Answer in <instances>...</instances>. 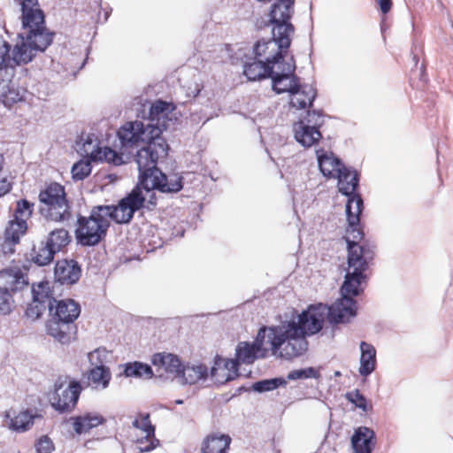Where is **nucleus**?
Instances as JSON below:
<instances>
[{"label": "nucleus", "instance_id": "obj_1", "mask_svg": "<svg viewBox=\"0 0 453 453\" xmlns=\"http://www.w3.org/2000/svg\"><path fill=\"white\" fill-rule=\"evenodd\" d=\"M342 305V302L334 303L330 306L321 303L311 304L299 315L297 322L288 321L273 326L270 334L274 348H284L283 358L290 360L300 357L308 349L306 336L319 333L326 319L331 324L349 322L345 316L350 314V310L345 308L343 315L339 312Z\"/></svg>", "mask_w": 453, "mask_h": 453}, {"label": "nucleus", "instance_id": "obj_2", "mask_svg": "<svg viewBox=\"0 0 453 453\" xmlns=\"http://www.w3.org/2000/svg\"><path fill=\"white\" fill-rule=\"evenodd\" d=\"M363 200L354 197L346 204L347 227L343 239L347 242L348 270L367 274L375 257L374 246L365 240V233L360 225L363 211Z\"/></svg>", "mask_w": 453, "mask_h": 453}, {"label": "nucleus", "instance_id": "obj_3", "mask_svg": "<svg viewBox=\"0 0 453 453\" xmlns=\"http://www.w3.org/2000/svg\"><path fill=\"white\" fill-rule=\"evenodd\" d=\"M169 146L162 144L152 152L142 150L139 156V179L147 193L152 189L161 192H178L183 188L182 177L173 175L166 176L157 166L168 156Z\"/></svg>", "mask_w": 453, "mask_h": 453}, {"label": "nucleus", "instance_id": "obj_4", "mask_svg": "<svg viewBox=\"0 0 453 453\" xmlns=\"http://www.w3.org/2000/svg\"><path fill=\"white\" fill-rule=\"evenodd\" d=\"M39 212L53 222L69 221L73 218V203L65 187L57 181L46 183L39 195Z\"/></svg>", "mask_w": 453, "mask_h": 453}, {"label": "nucleus", "instance_id": "obj_5", "mask_svg": "<svg viewBox=\"0 0 453 453\" xmlns=\"http://www.w3.org/2000/svg\"><path fill=\"white\" fill-rule=\"evenodd\" d=\"M118 136L123 147L137 146L140 142L145 143L135 154L134 160L139 166V156L142 150L154 151L157 147L165 144L169 146L162 136V128L152 124L144 125L142 121H130L125 123L118 131Z\"/></svg>", "mask_w": 453, "mask_h": 453}, {"label": "nucleus", "instance_id": "obj_6", "mask_svg": "<svg viewBox=\"0 0 453 453\" xmlns=\"http://www.w3.org/2000/svg\"><path fill=\"white\" fill-rule=\"evenodd\" d=\"M110 221L104 215L101 206H94L90 215L78 216L75 228L77 242L82 246H95L106 236Z\"/></svg>", "mask_w": 453, "mask_h": 453}, {"label": "nucleus", "instance_id": "obj_7", "mask_svg": "<svg viewBox=\"0 0 453 453\" xmlns=\"http://www.w3.org/2000/svg\"><path fill=\"white\" fill-rule=\"evenodd\" d=\"M271 328L273 326H262L257 334L254 342H241L236 347L235 359L237 364H252L257 357H265L267 349L265 345H269L273 355H279L283 357L284 348L279 347L275 349L271 335Z\"/></svg>", "mask_w": 453, "mask_h": 453}, {"label": "nucleus", "instance_id": "obj_8", "mask_svg": "<svg viewBox=\"0 0 453 453\" xmlns=\"http://www.w3.org/2000/svg\"><path fill=\"white\" fill-rule=\"evenodd\" d=\"M273 37L271 39L257 41L253 47V54L255 59H259L276 68L281 63L287 62L285 57L292 39L289 36L279 35L277 32H273Z\"/></svg>", "mask_w": 453, "mask_h": 453}, {"label": "nucleus", "instance_id": "obj_9", "mask_svg": "<svg viewBox=\"0 0 453 453\" xmlns=\"http://www.w3.org/2000/svg\"><path fill=\"white\" fill-rule=\"evenodd\" d=\"M145 196L139 187L119 200L117 205H100L105 218L117 224L129 223L135 211L144 206Z\"/></svg>", "mask_w": 453, "mask_h": 453}, {"label": "nucleus", "instance_id": "obj_10", "mask_svg": "<svg viewBox=\"0 0 453 453\" xmlns=\"http://www.w3.org/2000/svg\"><path fill=\"white\" fill-rule=\"evenodd\" d=\"M367 274H362L352 271H347L345 280L341 288L342 297L335 303H342L343 305L339 309V312L344 315L345 308L349 309L350 314H346L345 319L349 321L350 318H353L357 314V302L354 300V296H357L362 292L361 285L367 280Z\"/></svg>", "mask_w": 453, "mask_h": 453}, {"label": "nucleus", "instance_id": "obj_11", "mask_svg": "<svg viewBox=\"0 0 453 453\" xmlns=\"http://www.w3.org/2000/svg\"><path fill=\"white\" fill-rule=\"evenodd\" d=\"M294 12L295 0H277L274 2L269 13V22L273 25V32L291 38L296 30L290 21Z\"/></svg>", "mask_w": 453, "mask_h": 453}, {"label": "nucleus", "instance_id": "obj_12", "mask_svg": "<svg viewBox=\"0 0 453 453\" xmlns=\"http://www.w3.org/2000/svg\"><path fill=\"white\" fill-rule=\"evenodd\" d=\"M54 388V394L50 399L51 406L61 413L72 411L82 391L81 384L78 380H72L68 386L65 387L62 382L57 381Z\"/></svg>", "mask_w": 453, "mask_h": 453}, {"label": "nucleus", "instance_id": "obj_13", "mask_svg": "<svg viewBox=\"0 0 453 453\" xmlns=\"http://www.w3.org/2000/svg\"><path fill=\"white\" fill-rule=\"evenodd\" d=\"M296 60L291 56L286 63H281L273 70L271 76L273 89L277 94L292 93L300 84V78L296 75Z\"/></svg>", "mask_w": 453, "mask_h": 453}, {"label": "nucleus", "instance_id": "obj_14", "mask_svg": "<svg viewBox=\"0 0 453 453\" xmlns=\"http://www.w3.org/2000/svg\"><path fill=\"white\" fill-rule=\"evenodd\" d=\"M28 268L20 264H12L0 270V288L13 296L21 293L28 287Z\"/></svg>", "mask_w": 453, "mask_h": 453}, {"label": "nucleus", "instance_id": "obj_15", "mask_svg": "<svg viewBox=\"0 0 453 453\" xmlns=\"http://www.w3.org/2000/svg\"><path fill=\"white\" fill-rule=\"evenodd\" d=\"M308 124L300 121L295 127L296 139L305 147L317 143L322 137L319 127L324 123L323 115L315 111L308 112Z\"/></svg>", "mask_w": 453, "mask_h": 453}, {"label": "nucleus", "instance_id": "obj_16", "mask_svg": "<svg viewBox=\"0 0 453 453\" xmlns=\"http://www.w3.org/2000/svg\"><path fill=\"white\" fill-rule=\"evenodd\" d=\"M22 25L28 30L27 42L35 51H44L52 42L54 34L50 33L45 27V15L42 12V20L33 19L27 23L22 19Z\"/></svg>", "mask_w": 453, "mask_h": 453}, {"label": "nucleus", "instance_id": "obj_17", "mask_svg": "<svg viewBox=\"0 0 453 453\" xmlns=\"http://www.w3.org/2000/svg\"><path fill=\"white\" fill-rule=\"evenodd\" d=\"M46 330L50 336L63 345H69L77 340L78 327L75 321L50 319Z\"/></svg>", "mask_w": 453, "mask_h": 453}, {"label": "nucleus", "instance_id": "obj_18", "mask_svg": "<svg viewBox=\"0 0 453 453\" xmlns=\"http://www.w3.org/2000/svg\"><path fill=\"white\" fill-rule=\"evenodd\" d=\"M152 364L159 376L177 379L183 365L178 356L172 353H156L152 357Z\"/></svg>", "mask_w": 453, "mask_h": 453}, {"label": "nucleus", "instance_id": "obj_19", "mask_svg": "<svg viewBox=\"0 0 453 453\" xmlns=\"http://www.w3.org/2000/svg\"><path fill=\"white\" fill-rule=\"evenodd\" d=\"M54 274L56 280L63 285L76 283L81 275V268L75 260H58L56 263Z\"/></svg>", "mask_w": 453, "mask_h": 453}, {"label": "nucleus", "instance_id": "obj_20", "mask_svg": "<svg viewBox=\"0 0 453 453\" xmlns=\"http://www.w3.org/2000/svg\"><path fill=\"white\" fill-rule=\"evenodd\" d=\"M238 368L236 360L217 357L211 375L217 383L224 384L238 377Z\"/></svg>", "mask_w": 453, "mask_h": 453}, {"label": "nucleus", "instance_id": "obj_21", "mask_svg": "<svg viewBox=\"0 0 453 453\" xmlns=\"http://www.w3.org/2000/svg\"><path fill=\"white\" fill-rule=\"evenodd\" d=\"M83 150L86 156L94 161H105L114 165H120L123 163L122 156L117 151L109 147L100 148L90 140L83 144Z\"/></svg>", "mask_w": 453, "mask_h": 453}, {"label": "nucleus", "instance_id": "obj_22", "mask_svg": "<svg viewBox=\"0 0 453 453\" xmlns=\"http://www.w3.org/2000/svg\"><path fill=\"white\" fill-rule=\"evenodd\" d=\"M377 442L375 433L366 426H359L351 437L354 453H372Z\"/></svg>", "mask_w": 453, "mask_h": 453}, {"label": "nucleus", "instance_id": "obj_23", "mask_svg": "<svg viewBox=\"0 0 453 453\" xmlns=\"http://www.w3.org/2000/svg\"><path fill=\"white\" fill-rule=\"evenodd\" d=\"M232 438L228 434L211 433L201 443V453H228Z\"/></svg>", "mask_w": 453, "mask_h": 453}, {"label": "nucleus", "instance_id": "obj_24", "mask_svg": "<svg viewBox=\"0 0 453 453\" xmlns=\"http://www.w3.org/2000/svg\"><path fill=\"white\" fill-rule=\"evenodd\" d=\"M73 428L77 434L88 433L106 422V419L96 412H85L84 414L70 418Z\"/></svg>", "mask_w": 453, "mask_h": 453}, {"label": "nucleus", "instance_id": "obj_25", "mask_svg": "<svg viewBox=\"0 0 453 453\" xmlns=\"http://www.w3.org/2000/svg\"><path fill=\"white\" fill-rule=\"evenodd\" d=\"M316 96L317 91L312 86L300 83L290 94V106L298 110L310 108Z\"/></svg>", "mask_w": 453, "mask_h": 453}, {"label": "nucleus", "instance_id": "obj_26", "mask_svg": "<svg viewBox=\"0 0 453 453\" xmlns=\"http://www.w3.org/2000/svg\"><path fill=\"white\" fill-rule=\"evenodd\" d=\"M50 311L51 319L75 321L81 314L80 304L73 299H64L55 302Z\"/></svg>", "mask_w": 453, "mask_h": 453}, {"label": "nucleus", "instance_id": "obj_27", "mask_svg": "<svg viewBox=\"0 0 453 453\" xmlns=\"http://www.w3.org/2000/svg\"><path fill=\"white\" fill-rule=\"evenodd\" d=\"M334 178L338 179L339 191L349 196L348 202L354 197L361 198L359 195L355 194L358 186V177L356 172H351L345 166Z\"/></svg>", "mask_w": 453, "mask_h": 453}, {"label": "nucleus", "instance_id": "obj_28", "mask_svg": "<svg viewBox=\"0 0 453 453\" xmlns=\"http://www.w3.org/2000/svg\"><path fill=\"white\" fill-rule=\"evenodd\" d=\"M88 385L95 389H105L111 380V372L106 365H100L89 369L85 374Z\"/></svg>", "mask_w": 453, "mask_h": 453}, {"label": "nucleus", "instance_id": "obj_29", "mask_svg": "<svg viewBox=\"0 0 453 453\" xmlns=\"http://www.w3.org/2000/svg\"><path fill=\"white\" fill-rule=\"evenodd\" d=\"M317 156L319 169L327 178H334L336 174H339L340 170L345 167L343 163L333 153L327 154L323 150H317Z\"/></svg>", "mask_w": 453, "mask_h": 453}, {"label": "nucleus", "instance_id": "obj_30", "mask_svg": "<svg viewBox=\"0 0 453 453\" xmlns=\"http://www.w3.org/2000/svg\"><path fill=\"white\" fill-rule=\"evenodd\" d=\"M208 376V368L204 365H183L180 372L178 380L182 384L194 385Z\"/></svg>", "mask_w": 453, "mask_h": 453}, {"label": "nucleus", "instance_id": "obj_31", "mask_svg": "<svg viewBox=\"0 0 453 453\" xmlns=\"http://www.w3.org/2000/svg\"><path fill=\"white\" fill-rule=\"evenodd\" d=\"M361 358L359 372L363 376L371 374L376 366V349L375 348L365 342L360 344Z\"/></svg>", "mask_w": 453, "mask_h": 453}, {"label": "nucleus", "instance_id": "obj_32", "mask_svg": "<svg viewBox=\"0 0 453 453\" xmlns=\"http://www.w3.org/2000/svg\"><path fill=\"white\" fill-rule=\"evenodd\" d=\"M275 68L272 67L259 59L244 65L243 73L250 81H257L271 78Z\"/></svg>", "mask_w": 453, "mask_h": 453}, {"label": "nucleus", "instance_id": "obj_33", "mask_svg": "<svg viewBox=\"0 0 453 453\" xmlns=\"http://www.w3.org/2000/svg\"><path fill=\"white\" fill-rule=\"evenodd\" d=\"M33 298L35 301L47 304L50 311L53 310V303L57 301L54 297V293L51 282L49 280L41 281L38 284H33L32 287Z\"/></svg>", "mask_w": 453, "mask_h": 453}, {"label": "nucleus", "instance_id": "obj_34", "mask_svg": "<svg viewBox=\"0 0 453 453\" xmlns=\"http://www.w3.org/2000/svg\"><path fill=\"white\" fill-rule=\"evenodd\" d=\"M42 418L41 415L33 414L30 411L26 410L19 411L10 421V428L17 432H25L29 430L35 423V419Z\"/></svg>", "mask_w": 453, "mask_h": 453}, {"label": "nucleus", "instance_id": "obj_35", "mask_svg": "<svg viewBox=\"0 0 453 453\" xmlns=\"http://www.w3.org/2000/svg\"><path fill=\"white\" fill-rule=\"evenodd\" d=\"M20 6L21 19H25L27 23L33 19L42 20V12L39 0H15Z\"/></svg>", "mask_w": 453, "mask_h": 453}, {"label": "nucleus", "instance_id": "obj_36", "mask_svg": "<svg viewBox=\"0 0 453 453\" xmlns=\"http://www.w3.org/2000/svg\"><path fill=\"white\" fill-rule=\"evenodd\" d=\"M27 224L25 220L13 219L9 221L4 231L5 242L15 245L19 242L20 237L25 234Z\"/></svg>", "mask_w": 453, "mask_h": 453}, {"label": "nucleus", "instance_id": "obj_37", "mask_svg": "<svg viewBox=\"0 0 453 453\" xmlns=\"http://www.w3.org/2000/svg\"><path fill=\"white\" fill-rule=\"evenodd\" d=\"M56 253L46 242H42L37 246H34L31 257L35 264L42 266L49 265L54 259Z\"/></svg>", "mask_w": 453, "mask_h": 453}, {"label": "nucleus", "instance_id": "obj_38", "mask_svg": "<svg viewBox=\"0 0 453 453\" xmlns=\"http://www.w3.org/2000/svg\"><path fill=\"white\" fill-rule=\"evenodd\" d=\"M174 108L173 107L172 104H169L167 102L157 100L155 103H153L150 108L149 117L151 120H157V124L156 126H158L161 123V128H166L165 119L168 118V114L172 112V111Z\"/></svg>", "mask_w": 453, "mask_h": 453}, {"label": "nucleus", "instance_id": "obj_39", "mask_svg": "<svg viewBox=\"0 0 453 453\" xmlns=\"http://www.w3.org/2000/svg\"><path fill=\"white\" fill-rule=\"evenodd\" d=\"M71 242V236L65 228H57L51 231L46 242L58 253Z\"/></svg>", "mask_w": 453, "mask_h": 453}, {"label": "nucleus", "instance_id": "obj_40", "mask_svg": "<svg viewBox=\"0 0 453 453\" xmlns=\"http://www.w3.org/2000/svg\"><path fill=\"white\" fill-rule=\"evenodd\" d=\"M124 374L127 377L150 379L153 376V372L150 365L141 362H134L126 364Z\"/></svg>", "mask_w": 453, "mask_h": 453}, {"label": "nucleus", "instance_id": "obj_41", "mask_svg": "<svg viewBox=\"0 0 453 453\" xmlns=\"http://www.w3.org/2000/svg\"><path fill=\"white\" fill-rule=\"evenodd\" d=\"M29 43L21 42L12 50V60L16 65L26 64L32 60L35 53Z\"/></svg>", "mask_w": 453, "mask_h": 453}, {"label": "nucleus", "instance_id": "obj_42", "mask_svg": "<svg viewBox=\"0 0 453 453\" xmlns=\"http://www.w3.org/2000/svg\"><path fill=\"white\" fill-rule=\"evenodd\" d=\"M133 426L143 432L144 434H155L156 427L151 423L150 413L139 412L135 416L133 423Z\"/></svg>", "mask_w": 453, "mask_h": 453}, {"label": "nucleus", "instance_id": "obj_43", "mask_svg": "<svg viewBox=\"0 0 453 453\" xmlns=\"http://www.w3.org/2000/svg\"><path fill=\"white\" fill-rule=\"evenodd\" d=\"M140 453L150 452L160 445V441L156 437V434H145L144 436L137 438L135 441Z\"/></svg>", "mask_w": 453, "mask_h": 453}, {"label": "nucleus", "instance_id": "obj_44", "mask_svg": "<svg viewBox=\"0 0 453 453\" xmlns=\"http://www.w3.org/2000/svg\"><path fill=\"white\" fill-rule=\"evenodd\" d=\"M34 203L27 199H20L17 202L16 209L14 211V219L19 220L28 219L33 213Z\"/></svg>", "mask_w": 453, "mask_h": 453}, {"label": "nucleus", "instance_id": "obj_45", "mask_svg": "<svg viewBox=\"0 0 453 453\" xmlns=\"http://www.w3.org/2000/svg\"><path fill=\"white\" fill-rule=\"evenodd\" d=\"M91 173V165L89 161L81 160L72 167L73 179L81 180L88 176Z\"/></svg>", "mask_w": 453, "mask_h": 453}, {"label": "nucleus", "instance_id": "obj_46", "mask_svg": "<svg viewBox=\"0 0 453 453\" xmlns=\"http://www.w3.org/2000/svg\"><path fill=\"white\" fill-rule=\"evenodd\" d=\"M14 296L6 291L5 289L0 288V314L7 315L14 307Z\"/></svg>", "mask_w": 453, "mask_h": 453}, {"label": "nucleus", "instance_id": "obj_47", "mask_svg": "<svg viewBox=\"0 0 453 453\" xmlns=\"http://www.w3.org/2000/svg\"><path fill=\"white\" fill-rule=\"evenodd\" d=\"M46 305L47 304L40 303L39 301H35L33 298V302L27 306L26 310V315L32 319H39L44 313Z\"/></svg>", "mask_w": 453, "mask_h": 453}, {"label": "nucleus", "instance_id": "obj_48", "mask_svg": "<svg viewBox=\"0 0 453 453\" xmlns=\"http://www.w3.org/2000/svg\"><path fill=\"white\" fill-rule=\"evenodd\" d=\"M346 398L348 401L355 404L356 407L362 409L363 411H367V401L366 398L360 393L358 389H356L351 392H348L346 394Z\"/></svg>", "mask_w": 453, "mask_h": 453}, {"label": "nucleus", "instance_id": "obj_49", "mask_svg": "<svg viewBox=\"0 0 453 453\" xmlns=\"http://www.w3.org/2000/svg\"><path fill=\"white\" fill-rule=\"evenodd\" d=\"M283 383L284 381L280 379L265 380L255 383L254 388L258 392L270 391L277 388Z\"/></svg>", "mask_w": 453, "mask_h": 453}, {"label": "nucleus", "instance_id": "obj_50", "mask_svg": "<svg viewBox=\"0 0 453 453\" xmlns=\"http://www.w3.org/2000/svg\"><path fill=\"white\" fill-rule=\"evenodd\" d=\"M317 374H318V372L314 368L309 367L306 369L291 371L288 375V379L292 380H299V379H307V378L316 377Z\"/></svg>", "mask_w": 453, "mask_h": 453}, {"label": "nucleus", "instance_id": "obj_51", "mask_svg": "<svg viewBox=\"0 0 453 453\" xmlns=\"http://www.w3.org/2000/svg\"><path fill=\"white\" fill-rule=\"evenodd\" d=\"M53 449V442L48 436H42L37 441L36 450L38 453H51Z\"/></svg>", "mask_w": 453, "mask_h": 453}, {"label": "nucleus", "instance_id": "obj_52", "mask_svg": "<svg viewBox=\"0 0 453 453\" xmlns=\"http://www.w3.org/2000/svg\"><path fill=\"white\" fill-rule=\"evenodd\" d=\"M10 50V47H7L4 54L2 57V62L0 63V85L10 80L9 69L6 65L3 66V63L4 62V55L7 54Z\"/></svg>", "mask_w": 453, "mask_h": 453}, {"label": "nucleus", "instance_id": "obj_53", "mask_svg": "<svg viewBox=\"0 0 453 453\" xmlns=\"http://www.w3.org/2000/svg\"><path fill=\"white\" fill-rule=\"evenodd\" d=\"M12 189V182L6 176L0 175V196L9 193Z\"/></svg>", "mask_w": 453, "mask_h": 453}, {"label": "nucleus", "instance_id": "obj_54", "mask_svg": "<svg viewBox=\"0 0 453 453\" xmlns=\"http://www.w3.org/2000/svg\"><path fill=\"white\" fill-rule=\"evenodd\" d=\"M375 2L378 4L380 12L383 14L388 13L393 7L392 0H375Z\"/></svg>", "mask_w": 453, "mask_h": 453}, {"label": "nucleus", "instance_id": "obj_55", "mask_svg": "<svg viewBox=\"0 0 453 453\" xmlns=\"http://www.w3.org/2000/svg\"><path fill=\"white\" fill-rule=\"evenodd\" d=\"M3 164H4V157H3V155L0 154V172L2 171Z\"/></svg>", "mask_w": 453, "mask_h": 453}]
</instances>
